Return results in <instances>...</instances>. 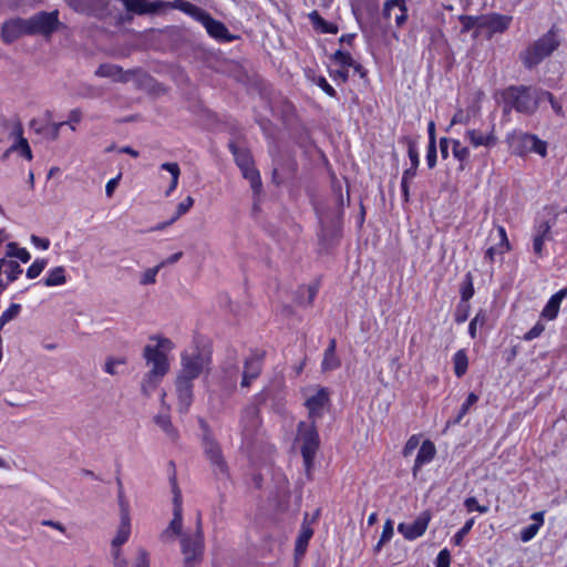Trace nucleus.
Instances as JSON below:
<instances>
[{"instance_id": "c03bdc74", "label": "nucleus", "mask_w": 567, "mask_h": 567, "mask_svg": "<svg viewBox=\"0 0 567 567\" xmlns=\"http://www.w3.org/2000/svg\"><path fill=\"white\" fill-rule=\"evenodd\" d=\"M236 382H237V368L231 367L225 371V375L221 380V386L229 394L236 388Z\"/></svg>"}, {"instance_id": "393cba45", "label": "nucleus", "mask_w": 567, "mask_h": 567, "mask_svg": "<svg viewBox=\"0 0 567 567\" xmlns=\"http://www.w3.org/2000/svg\"><path fill=\"white\" fill-rule=\"evenodd\" d=\"M66 4L75 12L95 14L106 7V0H65Z\"/></svg>"}, {"instance_id": "1a4fd4ad", "label": "nucleus", "mask_w": 567, "mask_h": 567, "mask_svg": "<svg viewBox=\"0 0 567 567\" xmlns=\"http://www.w3.org/2000/svg\"><path fill=\"white\" fill-rule=\"evenodd\" d=\"M200 426L204 430L203 434V449L206 457L209 460L214 472L220 475H228V466L223 456L221 449L219 444L214 439L212 432L209 431L207 424L202 420Z\"/></svg>"}, {"instance_id": "58836bf2", "label": "nucleus", "mask_w": 567, "mask_h": 567, "mask_svg": "<svg viewBox=\"0 0 567 567\" xmlns=\"http://www.w3.org/2000/svg\"><path fill=\"white\" fill-rule=\"evenodd\" d=\"M478 401V395H476L475 393L471 392L465 402L462 404L456 417L453 420V421H449L447 424H458L461 423V421L463 420V417L468 413L470 409L476 404Z\"/></svg>"}, {"instance_id": "3c124183", "label": "nucleus", "mask_w": 567, "mask_h": 567, "mask_svg": "<svg viewBox=\"0 0 567 567\" xmlns=\"http://www.w3.org/2000/svg\"><path fill=\"white\" fill-rule=\"evenodd\" d=\"M161 269L162 268L159 267V265H156L155 267L152 268H147L145 271L141 274L140 284L142 286L154 285L156 282V276Z\"/></svg>"}, {"instance_id": "bb28decb", "label": "nucleus", "mask_w": 567, "mask_h": 567, "mask_svg": "<svg viewBox=\"0 0 567 567\" xmlns=\"http://www.w3.org/2000/svg\"><path fill=\"white\" fill-rule=\"evenodd\" d=\"M567 296V288L560 289L548 300L547 305L543 309L542 317L548 320H553L557 317L560 303Z\"/></svg>"}, {"instance_id": "a19ab883", "label": "nucleus", "mask_w": 567, "mask_h": 567, "mask_svg": "<svg viewBox=\"0 0 567 567\" xmlns=\"http://www.w3.org/2000/svg\"><path fill=\"white\" fill-rule=\"evenodd\" d=\"M458 20L462 24V33H466L474 28L477 30L482 29V16L475 17L462 14L458 17Z\"/></svg>"}, {"instance_id": "c85d7f7f", "label": "nucleus", "mask_w": 567, "mask_h": 567, "mask_svg": "<svg viewBox=\"0 0 567 567\" xmlns=\"http://www.w3.org/2000/svg\"><path fill=\"white\" fill-rule=\"evenodd\" d=\"M309 20L311 21L313 28L319 30L321 33L336 34L339 31V28L336 23H331L326 21L318 11L313 10L309 13Z\"/></svg>"}, {"instance_id": "de8ad7c7", "label": "nucleus", "mask_w": 567, "mask_h": 567, "mask_svg": "<svg viewBox=\"0 0 567 567\" xmlns=\"http://www.w3.org/2000/svg\"><path fill=\"white\" fill-rule=\"evenodd\" d=\"M317 293H318V287L316 285L301 287L299 289L300 298H302L300 300V303H303L306 306L312 305Z\"/></svg>"}, {"instance_id": "ddd939ff", "label": "nucleus", "mask_w": 567, "mask_h": 567, "mask_svg": "<svg viewBox=\"0 0 567 567\" xmlns=\"http://www.w3.org/2000/svg\"><path fill=\"white\" fill-rule=\"evenodd\" d=\"M193 9L199 16L198 22L205 27L207 33L212 38L221 42H230L235 39V37L229 33L226 25L223 22L214 19L207 11L204 9Z\"/></svg>"}, {"instance_id": "ea45409f", "label": "nucleus", "mask_w": 567, "mask_h": 567, "mask_svg": "<svg viewBox=\"0 0 567 567\" xmlns=\"http://www.w3.org/2000/svg\"><path fill=\"white\" fill-rule=\"evenodd\" d=\"M474 292L473 275L468 271L465 274L460 287L461 301H470Z\"/></svg>"}, {"instance_id": "09e8293b", "label": "nucleus", "mask_w": 567, "mask_h": 567, "mask_svg": "<svg viewBox=\"0 0 567 567\" xmlns=\"http://www.w3.org/2000/svg\"><path fill=\"white\" fill-rule=\"evenodd\" d=\"M331 60L338 63L341 68H350L354 65V60L349 52L337 50L332 55Z\"/></svg>"}, {"instance_id": "b1692460", "label": "nucleus", "mask_w": 567, "mask_h": 567, "mask_svg": "<svg viewBox=\"0 0 567 567\" xmlns=\"http://www.w3.org/2000/svg\"><path fill=\"white\" fill-rule=\"evenodd\" d=\"M313 536V529L310 526L309 522V514L306 513L303 517V522L300 527L299 535L296 539V546H295V555L296 557H301L305 555L309 540Z\"/></svg>"}, {"instance_id": "2f4dec72", "label": "nucleus", "mask_w": 567, "mask_h": 567, "mask_svg": "<svg viewBox=\"0 0 567 567\" xmlns=\"http://www.w3.org/2000/svg\"><path fill=\"white\" fill-rule=\"evenodd\" d=\"M113 563L114 567H127V561L124 557L113 559ZM131 567H150L148 553L145 548H137L135 560Z\"/></svg>"}, {"instance_id": "4468645a", "label": "nucleus", "mask_w": 567, "mask_h": 567, "mask_svg": "<svg viewBox=\"0 0 567 567\" xmlns=\"http://www.w3.org/2000/svg\"><path fill=\"white\" fill-rule=\"evenodd\" d=\"M305 405L308 409L310 422L316 424V421L323 416L330 405V392L327 388H319L313 395L306 400Z\"/></svg>"}, {"instance_id": "4c0bfd02", "label": "nucleus", "mask_w": 567, "mask_h": 567, "mask_svg": "<svg viewBox=\"0 0 567 567\" xmlns=\"http://www.w3.org/2000/svg\"><path fill=\"white\" fill-rule=\"evenodd\" d=\"M17 154L28 161L32 159V151L29 144H12L2 155V159H7L10 155Z\"/></svg>"}, {"instance_id": "4d7b16f0", "label": "nucleus", "mask_w": 567, "mask_h": 567, "mask_svg": "<svg viewBox=\"0 0 567 567\" xmlns=\"http://www.w3.org/2000/svg\"><path fill=\"white\" fill-rule=\"evenodd\" d=\"M125 363L126 360L124 358H107L104 364V371L107 374L115 375L117 374L116 367Z\"/></svg>"}, {"instance_id": "412c9836", "label": "nucleus", "mask_w": 567, "mask_h": 567, "mask_svg": "<svg viewBox=\"0 0 567 567\" xmlns=\"http://www.w3.org/2000/svg\"><path fill=\"white\" fill-rule=\"evenodd\" d=\"M131 535V519L130 516L122 515L121 522L115 537L112 540L111 554L113 559H120L122 556L121 546L124 545Z\"/></svg>"}, {"instance_id": "dca6fc26", "label": "nucleus", "mask_w": 567, "mask_h": 567, "mask_svg": "<svg viewBox=\"0 0 567 567\" xmlns=\"http://www.w3.org/2000/svg\"><path fill=\"white\" fill-rule=\"evenodd\" d=\"M430 519V514L427 512H423L410 524L400 523L398 530L403 535L405 539H416L425 533Z\"/></svg>"}, {"instance_id": "79ce46f5", "label": "nucleus", "mask_w": 567, "mask_h": 567, "mask_svg": "<svg viewBox=\"0 0 567 567\" xmlns=\"http://www.w3.org/2000/svg\"><path fill=\"white\" fill-rule=\"evenodd\" d=\"M6 257L18 258L22 262H28L31 258L29 251L25 248H20L16 243L7 245Z\"/></svg>"}, {"instance_id": "774afa93", "label": "nucleus", "mask_w": 567, "mask_h": 567, "mask_svg": "<svg viewBox=\"0 0 567 567\" xmlns=\"http://www.w3.org/2000/svg\"><path fill=\"white\" fill-rule=\"evenodd\" d=\"M117 501L120 506V516H130L128 502L125 498L124 491H117Z\"/></svg>"}, {"instance_id": "13d9d810", "label": "nucleus", "mask_w": 567, "mask_h": 567, "mask_svg": "<svg viewBox=\"0 0 567 567\" xmlns=\"http://www.w3.org/2000/svg\"><path fill=\"white\" fill-rule=\"evenodd\" d=\"M174 7L175 8H178L181 10H183L184 12L188 13L189 16H192L194 19H196L197 21L199 20V16L197 14V12L193 9H200L199 7L190 3V2H187L185 0H176L174 2Z\"/></svg>"}, {"instance_id": "7c9ffc66", "label": "nucleus", "mask_w": 567, "mask_h": 567, "mask_svg": "<svg viewBox=\"0 0 567 567\" xmlns=\"http://www.w3.org/2000/svg\"><path fill=\"white\" fill-rule=\"evenodd\" d=\"M154 422L163 430V432L167 435L168 439H171L172 441L177 440L178 432L172 424L171 416L168 413H159L155 415Z\"/></svg>"}, {"instance_id": "39448f33", "label": "nucleus", "mask_w": 567, "mask_h": 567, "mask_svg": "<svg viewBox=\"0 0 567 567\" xmlns=\"http://www.w3.org/2000/svg\"><path fill=\"white\" fill-rule=\"evenodd\" d=\"M212 357L198 348L192 351H184L181 354V369L177 377L194 381L200 374L210 370Z\"/></svg>"}, {"instance_id": "e2e57ef3", "label": "nucleus", "mask_w": 567, "mask_h": 567, "mask_svg": "<svg viewBox=\"0 0 567 567\" xmlns=\"http://www.w3.org/2000/svg\"><path fill=\"white\" fill-rule=\"evenodd\" d=\"M450 564H451L450 551L446 548H444L436 556L435 567H450Z\"/></svg>"}, {"instance_id": "6e6552de", "label": "nucleus", "mask_w": 567, "mask_h": 567, "mask_svg": "<svg viewBox=\"0 0 567 567\" xmlns=\"http://www.w3.org/2000/svg\"><path fill=\"white\" fill-rule=\"evenodd\" d=\"M27 21V35H42L47 39L58 31L61 25L58 10H53L51 12H37L32 17L28 18Z\"/></svg>"}, {"instance_id": "e433bc0d", "label": "nucleus", "mask_w": 567, "mask_h": 567, "mask_svg": "<svg viewBox=\"0 0 567 567\" xmlns=\"http://www.w3.org/2000/svg\"><path fill=\"white\" fill-rule=\"evenodd\" d=\"M549 230V225L547 223H543L538 229L536 230V234L533 238V250L535 255L538 257L542 256L543 252V246H544V239Z\"/></svg>"}, {"instance_id": "338daca9", "label": "nucleus", "mask_w": 567, "mask_h": 567, "mask_svg": "<svg viewBox=\"0 0 567 567\" xmlns=\"http://www.w3.org/2000/svg\"><path fill=\"white\" fill-rule=\"evenodd\" d=\"M437 150L436 144H429L426 153V163L429 168H433L436 164Z\"/></svg>"}, {"instance_id": "4be33fe9", "label": "nucleus", "mask_w": 567, "mask_h": 567, "mask_svg": "<svg viewBox=\"0 0 567 567\" xmlns=\"http://www.w3.org/2000/svg\"><path fill=\"white\" fill-rule=\"evenodd\" d=\"M1 134L11 142H28L23 136V126L20 118L14 115L9 118H2L0 122Z\"/></svg>"}, {"instance_id": "6e6d98bb", "label": "nucleus", "mask_w": 567, "mask_h": 567, "mask_svg": "<svg viewBox=\"0 0 567 567\" xmlns=\"http://www.w3.org/2000/svg\"><path fill=\"white\" fill-rule=\"evenodd\" d=\"M539 523H532L520 530V540L524 543L533 539L539 530Z\"/></svg>"}, {"instance_id": "f03ea898", "label": "nucleus", "mask_w": 567, "mask_h": 567, "mask_svg": "<svg viewBox=\"0 0 567 567\" xmlns=\"http://www.w3.org/2000/svg\"><path fill=\"white\" fill-rule=\"evenodd\" d=\"M205 542L202 515L196 518L194 533H184L181 536V551L184 556L183 567H197L204 558Z\"/></svg>"}, {"instance_id": "f704fd0d", "label": "nucleus", "mask_w": 567, "mask_h": 567, "mask_svg": "<svg viewBox=\"0 0 567 567\" xmlns=\"http://www.w3.org/2000/svg\"><path fill=\"white\" fill-rule=\"evenodd\" d=\"M454 373L457 378H462L468 368V359L465 350L461 349L456 351L453 357Z\"/></svg>"}, {"instance_id": "a18cd8bd", "label": "nucleus", "mask_w": 567, "mask_h": 567, "mask_svg": "<svg viewBox=\"0 0 567 567\" xmlns=\"http://www.w3.org/2000/svg\"><path fill=\"white\" fill-rule=\"evenodd\" d=\"M3 274L7 276V281H14L19 275L22 274V268L14 260L6 259V266H3Z\"/></svg>"}, {"instance_id": "20e7f679", "label": "nucleus", "mask_w": 567, "mask_h": 567, "mask_svg": "<svg viewBox=\"0 0 567 567\" xmlns=\"http://www.w3.org/2000/svg\"><path fill=\"white\" fill-rule=\"evenodd\" d=\"M133 74H137V87L156 94L165 91L164 87L154 78H152L150 74L145 72L126 71L125 73H123L121 66L107 63L101 64L95 71V75L100 78H115L120 75V78L117 79V81L120 82H127L130 76Z\"/></svg>"}, {"instance_id": "aec40b11", "label": "nucleus", "mask_w": 567, "mask_h": 567, "mask_svg": "<svg viewBox=\"0 0 567 567\" xmlns=\"http://www.w3.org/2000/svg\"><path fill=\"white\" fill-rule=\"evenodd\" d=\"M27 19H13L3 23L1 28V39L4 43H12L20 37L27 34Z\"/></svg>"}, {"instance_id": "6ab92c4d", "label": "nucleus", "mask_w": 567, "mask_h": 567, "mask_svg": "<svg viewBox=\"0 0 567 567\" xmlns=\"http://www.w3.org/2000/svg\"><path fill=\"white\" fill-rule=\"evenodd\" d=\"M383 17L394 18L398 28L404 25L408 20V7L405 0H386L383 6Z\"/></svg>"}, {"instance_id": "c9c22d12", "label": "nucleus", "mask_w": 567, "mask_h": 567, "mask_svg": "<svg viewBox=\"0 0 567 567\" xmlns=\"http://www.w3.org/2000/svg\"><path fill=\"white\" fill-rule=\"evenodd\" d=\"M161 168L169 172L172 176L171 184L165 192V195L169 196L177 187L181 169L177 163H163Z\"/></svg>"}, {"instance_id": "423d86ee", "label": "nucleus", "mask_w": 567, "mask_h": 567, "mask_svg": "<svg viewBox=\"0 0 567 567\" xmlns=\"http://www.w3.org/2000/svg\"><path fill=\"white\" fill-rule=\"evenodd\" d=\"M554 27L542 38L535 41L522 54V60L527 69H533L539 64L545 58L550 55L559 45Z\"/></svg>"}, {"instance_id": "0e129e2a", "label": "nucleus", "mask_w": 567, "mask_h": 567, "mask_svg": "<svg viewBox=\"0 0 567 567\" xmlns=\"http://www.w3.org/2000/svg\"><path fill=\"white\" fill-rule=\"evenodd\" d=\"M545 330V326L542 322H537L529 331H527L524 336V340L530 341L535 338H538L543 331Z\"/></svg>"}, {"instance_id": "c756f323", "label": "nucleus", "mask_w": 567, "mask_h": 567, "mask_svg": "<svg viewBox=\"0 0 567 567\" xmlns=\"http://www.w3.org/2000/svg\"><path fill=\"white\" fill-rule=\"evenodd\" d=\"M336 347L337 342L336 339H331L329 342L328 348L324 351L323 360H322V370L323 371H331L340 367V360L336 355Z\"/></svg>"}, {"instance_id": "a211bd4d", "label": "nucleus", "mask_w": 567, "mask_h": 567, "mask_svg": "<svg viewBox=\"0 0 567 567\" xmlns=\"http://www.w3.org/2000/svg\"><path fill=\"white\" fill-rule=\"evenodd\" d=\"M512 20V16L501 13L485 14L482 16V29L487 30V39H491L495 33H504L507 31Z\"/></svg>"}, {"instance_id": "f257e3e1", "label": "nucleus", "mask_w": 567, "mask_h": 567, "mask_svg": "<svg viewBox=\"0 0 567 567\" xmlns=\"http://www.w3.org/2000/svg\"><path fill=\"white\" fill-rule=\"evenodd\" d=\"M496 102L502 106L503 114L512 111L532 115L544 101H551V93L532 85H509L495 94Z\"/></svg>"}, {"instance_id": "7ed1b4c3", "label": "nucleus", "mask_w": 567, "mask_h": 567, "mask_svg": "<svg viewBox=\"0 0 567 567\" xmlns=\"http://www.w3.org/2000/svg\"><path fill=\"white\" fill-rule=\"evenodd\" d=\"M228 146L243 177L249 182L254 197H258L262 192V182L249 148L245 144H228Z\"/></svg>"}, {"instance_id": "603ef678", "label": "nucleus", "mask_w": 567, "mask_h": 567, "mask_svg": "<svg viewBox=\"0 0 567 567\" xmlns=\"http://www.w3.org/2000/svg\"><path fill=\"white\" fill-rule=\"evenodd\" d=\"M453 155L461 162L460 168L463 169V163L466 162L470 157L468 147L463 144H453Z\"/></svg>"}, {"instance_id": "9d476101", "label": "nucleus", "mask_w": 567, "mask_h": 567, "mask_svg": "<svg viewBox=\"0 0 567 567\" xmlns=\"http://www.w3.org/2000/svg\"><path fill=\"white\" fill-rule=\"evenodd\" d=\"M63 124L52 121V112L47 110L43 114L29 122V131L43 140H56Z\"/></svg>"}, {"instance_id": "5fc2aeb1", "label": "nucleus", "mask_w": 567, "mask_h": 567, "mask_svg": "<svg viewBox=\"0 0 567 567\" xmlns=\"http://www.w3.org/2000/svg\"><path fill=\"white\" fill-rule=\"evenodd\" d=\"M475 523L474 518L466 520L464 526L454 535L453 542L456 546L462 545L463 538L471 532Z\"/></svg>"}, {"instance_id": "37998d69", "label": "nucleus", "mask_w": 567, "mask_h": 567, "mask_svg": "<svg viewBox=\"0 0 567 567\" xmlns=\"http://www.w3.org/2000/svg\"><path fill=\"white\" fill-rule=\"evenodd\" d=\"M393 534V522L391 519H386V522L383 525L381 537L373 548L374 553H379L382 549L383 545L390 542Z\"/></svg>"}, {"instance_id": "f3484780", "label": "nucleus", "mask_w": 567, "mask_h": 567, "mask_svg": "<svg viewBox=\"0 0 567 567\" xmlns=\"http://www.w3.org/2000/svg\"><path fill=\"white\" fill-rule=\"evenodd\" d=\"M175 388L177 394V409L178 412L185 414L188 412L193 401H194V381L176 377Z\"/></svg>"}, {"instance_id": "473e14b6", "label": "nucleus", "mask_w": 567, "mask_h": 567, "mask_svg": "<svg viewBox=\"0 0 567 567\" xmlns=\"http://www.w3.org/2000/svg\"><path fill=\"white\" fill-rule=\"evenodd\" d=\"M66 282L65 269L62 266H58L49 270L44 285L48 287L61 286Z\"/></svg>"}, {"instance_id": "f8f14e48", "label": "nucleus", "mask_w": 567, "mask_h": 567, "mask_svg": "<svg viewBox=\"0 0 567 567\" xmlns=\"http://www.w3.org/2000/svg\"><path fill=\"white\" fill-rule=\"evenodd\" d=\"M143 357L147 367H150L148 372L153 375H159L164 378L169 371L167 354L158 348H153V346L150 344L145 346L143 350Z\"/></svg>"}, {"instance_id": "0eeeda50", "label": "nucleus", "mask_w": 567, "mask_h": 567, "mask_svg": "<svg viewBox=\"0 0 567 567\" xmlns=\"http://www.w3.org/2000/svg\"><path fill=\"white\" fill-rule=\"evenodd\" d=\"M297 439L301 442V455L307 473L313 466L316 454L320 446V437L313 422L301 421L297 427Z\"/></svg>"}, {"instance_id": "cd10ccee", "label": "nucleus", "mask_w": 567, "mask_h": 567, "mask_svg": "<svg viewBox=\"0 0 567 567\" xmlns=\"http://www.w3.org/2000/svg\"><path fill=\"white\" fill-rule=\"evenodd\" d=\"M271 112L274 115L280 116L286 125H290L295 118V106L287 100H281L276 105H271Z\"/></svg>"}, {"instance_id": "a878e982", "label": "nucleus", "mask_w": 567, "mask_h": 567, "mask_svg": "<svg viewBox=\"0 0 567 567\" xmlns=\"http://www.w3.org/2000/svg\"><path fill=\"white\" fill-rule=\"evenodd\" d=\"M436 454L435 445L430 441H424L417 452L414 466L413 474L416 475V472L424 465L430 463Z\"/></svg>"}, {"instance_id": "69168bd1", "label": "nucleus", "mask_w": 567, "mask_h": 567, "mask_svg": "<svg viewBox=\"0 0 567 567\" xmlns=\"http://www.w3.org/2000/svg\"><path fill=\"white\" fill-rule=\"evenodd\" d=\"M497 231H498V236H499V240H501L498 244L499 252L504 254L505 251H507L509 249V243L507 239L506 230L503 226H498Z\"/></svg>"}, {"instance_id": "680f3d73", "label": "nucleus", "mask_w": 567, "mask_h": 567, "mask_svg": "<svg viewBox=\"0 0 567 567\" xmlns=\"http://www.w3.org/2000/svg\"><path fill=\"white\" fill-rule=\"evenodd\" d=\"M82 118V112L80 109H74L70 112L66 121L59 122V124H63L64 126H69L71 131H74V124L79 123Z\"/></svg>"}, {"instance_id": "5701e85b", "label": "nucleus", "mask_w": 567, "mask_h": 567, "mask_svg": "<svg viewBox=\"0 0 567 567\" xmlns=\"http://www.w3.org/2000/svg\"><path fill=\"white\" fill-rule=\"evenodd\" d=\"M173 484V494H174V513H173V519L171 520L169 525L167 526L171 530H173V534H178L182 536L184 533H182L183 527V517H182V494L177 486L176 480L172 478Z\"/></svg>"}, {"instance_id": "8fccbe9b", "label": "nucleus", "mask_w": 567, "mask_h": 567, "mask_svg": "<svg viewBox=\"0 0 567 567\" xmlns=\"http://www.w3.org/2000/svg\"><path fill=\"white\" fill-rule=\"evenodd\" d=\"M471 311V306L468 301H460L456 306L454 320L456 323H463L467 320Z\"/></svg>"}, {"instance_id": "9b49d317", "label": "nucleus", "mask_w": 567, "mask_h": 567, "mask_svg": "<svg viewBox=\"0 0 567 567\" xmlns=\"http://www.w3.org/2000/svg\"><path fill=\"white\" fill-rule=\"evenodd\" d=\"M260 426L259 409L250 404L240 413V431L243 441L250 444Z\"/></svg>"}, {"instance_id": "052dcab7", "label": "nucleus", "mask_w": 567, "mask_h": 567, "mask_svg": "<svg viewBox=\"0 0 567 567\" xmlns=\"http://www.w3.org/2000/svg\"><path fill=\"white\" fill-rule=\"evenodd\" d=\"M194 205V199L190 196H187L183 202H181L176 207V213L173 216V220H177L181 216L186 214Z\"/></svg>"}, {"instance_id": "864d4df0", "label": "nucleus", "mask_w": 567, "mask_h": 567, "mask_svg": "<svg viewBox=\"0 0 567 567\" xmlns=\"http://www.w3.org/2000/svg\"><path fill=\"white\" fill-rule=\"evenodd\" d=\"M47 266L45 259H37L33 264L27 269V277L30 279H34L44 270Z\"/></svg>"}, {"instance_id": "bf43d9fd", "label": "nucleus", "mask_w": 567, "mask_h": 567, "mask_svg": "<svg viewBox=\"0 0 567 567\" xmlns=\"http://www.w3.org/2000/svg\"><path fill=\"white\" fill-rule=\"evenodd\" d=\"M464 506L466 508L467 512H478L481 514H485L488 512V506H485V505H480L477 499L475 497H467L465 501H464Z\"/></svg>"}, {"instance_id": "72a5a7b5", "label": "nucleus", "mask_w": 567, "mask_h": 567, "mask_svg": "<svg viewBox=\"0 0 567 567\" xmlns=\"http://www.w3.org/2000/svg\"><path fill=\"white\" fill-rule=\"evenodd\" d=\"M163 377L159 375H153L152 373L147 372L141 383V391L143 395L150 398L152 393L155 391V389L162 382Z\"/></svg>"}, {"instance_id": "2eb2a0df", "label": "nucleus", "mask_w": 567, "mask_h": 567, "mask_svg": "<svg viewBox=\"0 0 567 567\" xmlns=\"http://www.w3.org/2000/svg\"><path fill=\"white\" fill-rule=\"evenodd\" d=\"M265 352L255 350L244 362L241 386L248 388L259 377L262 370Z\"/></svg>"}, {"instance_id": "49530a36", "label": "nucleus", "mask_w": 567, "mask_h": 567, "mask_svg": "<svg viewBox=\"0 0 567 567\" xmlns=\"http://www.w3.org/2000/svg\"><path fill=\"white\" fill-rule=\"evenodd\" d=\"M487 316L486 311L483 309H480L475 317L471 320L468 326V333L472 339L476 338V331L478 326H484L486 323Z\"/></svg>"}]
</instances>
